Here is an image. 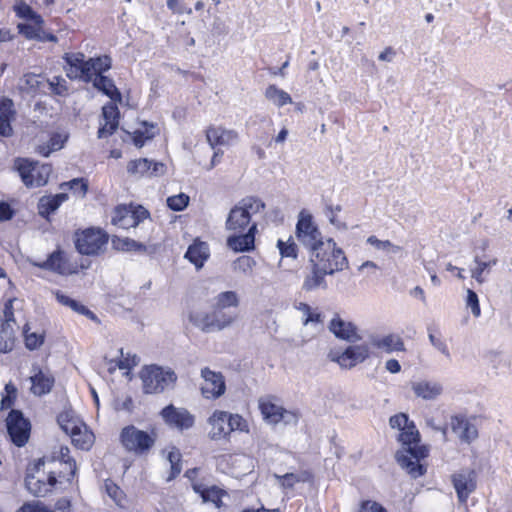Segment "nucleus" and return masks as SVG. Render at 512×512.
I'll return each instance as SVG.
<instances>
[{
	"mask_svg": "<svg viewBox=\"0 0 512 512\" xmlns=\"http://www.w3.org/2000/svg\"><path fill=\"white\" fill-rule=\"evenodd\" d=\"M398 440L405 447V453L398 451L395 455L397 463L407 471L414 479L423 476L426 473V467L420 463V460L428 456V450L425 446L419 445L420 433L414 423L400 432Z\"/></svg>",
	"mask_w": 512,
	"mask_h": 512,
	"instance_id": "1",
	"label": "nucleus"
},
{
	"mask_svg": "<svg viewBox=\"0 0 512 512\" xmlns=\"http://www.w3.org/2000/svg\"><path fill=\"white\" fill-rule=\"evenodd\" d=\"M310 266H319L324 272L333 275L348 267V260L341 248L336 246V242L329 238L325 241L323 248H317L310 252Z\"/></svg>",
	"mask_w": 512,
	"mask_h": 512,
	"instance_id": "2",
	"label": "nucleus"
},
{
	"mask_svg": "<svg viewBox=\"0 0 512 512\" xmlns=\"http://www.w3.org/2000/svg\"><path fill=\"white\" fill-rule=\"evenodd\" d=\"M265 209V203L258 197L247 196L241 199L229 212L226 219V229L243 232L253 223L252 216Z\"/></svg>",
	"mask_w": 512,
	"mask_h": 512,
	"instance_id": "3",
	"label": "nucleus"
},
{
	"mask_svg": "<svg viewBox=\"0 0 512 512\" xmlns=\"http://www.w3.org/2000/svg\"><path fill=\"white\" fill-rule=\"evenodd\" d=\"M143 392L159 394L170 386H174L178 377L171 368L164 369L156 364L144 366L140 371Z\"/></svg>",
	"mask_w": 512,
	"mask_h": 512,
	"instance_id": "4",
	"label": "nucleus"
},
{
	"mask_svg": "<svg viewBox=\"0 0 512 512\" xmlns=\"http://www.w3.org/2000/svg\"><path fill=\"white\" fill-rule=\"evenodd\" d=\"M14 168L27 188L41 187L48 183L52 166L28 158H16Z\"/></svg>",
	"mask_w": 512,
	"mask_h": 512,
	"instance_id": "5",
	"label": "nucleus"
},
{
	"mask_svg": "<svg viewBox=\"0 0 512 512\" xmlns=\"http://www.w3.org/2000/svg\"><path fill=\"white\" fill-rule=\"evenodd\" d=\"M120 442L126 451L143 455L154 446L156 435L140 430L134 425H128L120 432Z\"/></svg>",
	"mask_w": 512,
	"mask_h": 512,
	"instance_id": "6",
	"label": "nucleus"
},
{
	"mask_svg": "<svg viewBox=\"0 0 512 512\" xmlns=\"http://www.w3.org/2000/svg\"><path fill=\"white\" fill-rule=\"evenodd\" d=\"M295 235L298 242L310 252L323 248L322 234L309 213L301 211L296 223Z\"/></svg>",
	"mask_w": 512,
	"mask_h": 512,
	"instance_id": "7",
	"label": "nucleus"
},
{
	"mask_svg": "<svg viewBox=\"0 0 512 512\" xmlns=\"http://www.w3.org/2000/svg\"><path fill=\"white\" fill-rule=\"evenodd\" d=\"M108 234L100 228L90 227L75 233V248L82 255H98L108 243Z\"/></svg>",
	"mask_w": 512,
	"mask_h": 512,
	"instance_id": "8",
	"label": "nucleus"
},
{
	"mask_svg": "<svg viewBox=\"0 0 512 512\" xmlns=\"http://www.w3.org/2000/svg\"><path fill=\"white\" fill-rule=\"evenodd\" d=\"M11 442L17 447L26 445L30 438L31 422L21 410L11 409L5 420Z\"/></svg>",
	"mask_w": 512,
	"mask_h": 512,
	"instance_id": "9",
	"label": "nucleus"
},
{
	"mask_svg": "<svg viewBox=\"0 0 512 512\" xmlns=\"http://www.w3.org/2000/svg\"><path fill=\"white\" fill-rule=\"evenodd\" d=\"M370 354L366 344L348 346L342 353L330 351L329 357L341 367L352 368L358 363L364 362Z\"/></svg>",
	"mask_w": 512,
	"mask_h": 512,
	"instance_id": "10",
	"label": "nucleus"
},
{
	"mask_svg": "<svg viewBox=\"0 0 512 512\" xmlns=\"http://www.w3.org/2000/svg\"><path fill=\"white\" fill-rule=\"evenodd\" d=\"M163 421L181 431L190 429L195 423V417L185 408H177L173 404L165 406L160 411Z\"/></svg>",
	"mask_w": 512,
	"mask_h": 512,
	"instance_id": "11",
	"label": "nucleus"
},
{
	"mask_svg": "<svg viewBox=\"0 0 512 512\" xmlns=\"http://www.w3.org/2000/svg\"><path fill=\"white\" fill-rule=\"evenodd\" d=\"M453 487L460 503H466L469 496L476 490L477 474L475 470H462L451 477Z\"/></svg>",
	"mask_w": 512,
	"mask_h": 512,
	"instance_id": "12",
	"label": "nucleus"
},
{
	"mask_svg": "<svg viewBox=\"0 0 512 512\" xmlns=\"http://www.w3.org/2000/svg\"><path fill=\"white\" fill-rule=\"evenodd\" d=\"M201 377L204 384L201 387L203 397L207 399H217L226 391V383L221 372H215L205 367L201 370Z\"/></svg>",
	"mask_w": 512,
	"mask_h": 512,
	"instance_id": "13",
	"label": "nucleus"
},
{
	"mask_svg": "<svg viewBox=\"0 0 512 512\" xmlns=\"http://www.w3.org/2000/svg\"><path fill=\"white\" fill-rule=\"evenodd\" d=\"M257 231V223H252L247 232H238L228 236L226 245L229 249L237 253L251 252L255 249V236Z\"/></svg>",
	"mask_w": 512,
	"mask_h": 512,
	"instance_id": "14",
	"label": "nucleus"
},
{
	"mask_svg": "<svg viewBox=\"0 0 512 512\" xmlns=\"http://www.w3.org/2000/svg\"><path fill=\"white\" fill-rule=\"evenodd\" d=\"M329 330L336 338L347 342H357L361 336L357 333V327L352 322H346L336 315L329 323Z\"/></svg>",
	"mask_w": 512,
	"mask_h": 512,
	"instance_id": "15",
	"label": "nucleus"
},
{
	"mask_svg": "<svg viewBox=\"0 0 512 512\" xmlns=\"http://www.w3.org/2000/svg\"><path fill=\"white\" fill-rule=\"evenodd\" d=\"M206 139L210 148L215 150L218 146H230L234 144L238 139V134L234 130L209 126L206 129Z\"/></svg>",
	"mask_w": 512,
	"mask_h": 512,
	"instance_id": "16",
	"label": "nucleus"
},
{
	"mask_svg": "<svg viewBox=\"0 0 512 512\" xmlns=\"http://www.w3.org/2000/svg\"><path fill=\"white\" fill-rule=\"evenodd\" d=\"M105 124L98 129V138H106L116 132L119 125L120 111L115 103H107L102 107Z\"/></svg>",
	"mask_w": 512,
	"mask_h": 512,
	"instance_id": "17",
	"label": "nucleus"
},
{
	"mask_svg": "<svg viewBox=\"0 0 512 512\" xmlns=\"http://www.w3.org/2000/svg\"><path fill=\"white\" fill-rule=\"evenodd\" d=\"M37 266L41 269L52 271L60 275L75 273V271H71L68 268V260L65 257L64 251L60 248L50 253L47 259Z\"/></svg>",
	"mask_w": 512,
	"mask_h": 512,
	"instance_id": "18",
	"label": "nucleus"
},
{
	"mask_svg": "<svg viewBox=\"0 0 512 512\" xmlns=\"http://www.w3.org/2000/svg\"><path fill=\"white\" fill-rule=\"evenodd\" d=\"M67 199L68 194L66 193L42 196L37 204L39 216L47 221H50V216L54 214L59 209L61 204Z\"/></svg>",
	"mask_w": 512,
	"mask_h": 512,
	"instance_id": "19",
	"label": "nucleus"
},
{
	"mask_svg": "<svg viewBox=\"0 0 512 512\" xmlns=\"http://www.w3.org/2000/svg\"><path fill=\"white\" fill-rule=\"evenodd\" d=\"M371 344L385 353L403 352L405 351V344L403 339L397 334H388L383 337L371 336Z\"/></svg>",
	"mask_w": 512,
	"mask_h": 512,
	"instance_id": "20",
	"label": "nucleus"
},
{
	"mask_svg": "<svg viewBox=\"0 0 512 512\" xmlns=\"http://www.w3.org/2000/svg\"><path fill=\"white\" fill-rule=\"evenodd\" d=\"M34 374L30 377L34 395L42 396L48 394L53 386L55 379L50 373L43 372L39 367H33Z\"/></svg>",
	"mask_w": 512,
	"mask_h": 512,
	"instance_id": "21",
	"label": "nucleus"
},
{
	"mask_svg": "<svg viewBox=\"0 0 512 512\" xmlns=\"http://www.w3.org/2000/svg\"><path fill=\"white\" fill-rule=\"evenodd\" d=\"M163 168V164L153 162L147 158L131 160L127 165V172L131 175L142 177L144 175H157L159 170Z\"/></svg>",
	"mask_w": 512,
	"mask_h": 512,
	"instance_id": "22",
	"label": "nucleus"
},
{
	"mask_svg": "<svg viewBox=\"0 0 512 512\" xmlns=\"http://www.w3.org/2000/svg\"><path fill=\"white\" fill-rule=\"evenodd\" d=\"M93 87L103 95L109 97L113 102H121L122 94L116 87L114 81L105 75H96L92 81Z\"/></svg>",
	"mask_w": 512,
	"mask_h": 512,
	"instance_id": "23",
	"label": "nucleus"
},
{
	"mask_svg": "<svg viewBox=\"0 0 512 512\" xmlns=\"http://www.w3.org/2000/svg\"><path fill=\"white\" fill-rule=\"evenodd\" d=\"M209 424L211 425V430L209 432V437L212 440H219L221 438H225L230 434L229 429H227V422H229L227 418V412L225 411H215L209 417Z\"/></svg>",
	"mask_w": 512,
	"mask_h": 512,
	"instance_id": "24",
	"label": "nucleus"
},
{
	"mask_svg": "<svg viewBox=\"0 0 512 512\" xmlns=\"http://www.w3.org/2000/svg\"><path fill=\"white\" fill-rule=\"evenodd\" d=\"M192 488L201 497L203 503H213L217 508L221 507L225 493L222 489L215 485L207 487L201 483H193Z\"/></svg>",
	"mask_w": 512,
	"mask_h": 512,
	"instance_id": "25",
	"label": "nucleus"
},
{
	"mask_svg": "<svg viewBox=\"0 0 512 512\" xmlns=\"http://www.w3.org/2000/svg\"><path fill=\"white\" fill-rule=\"evenodd\" d=\"M326 275H329V273L322 271L319 266H311L310 273H308L304 278L302 289L307 292L314 291L319 288L324 290L327 289L328 285L325 279Z\"/></svg>",
	"mask_w": 512,
	"mask_h": 512,
	"instance_id": "26",
	"label": "nucleus"
},
{
	"mask_svg": "<svg viewBox=\"0 0 512 512\" xmlns=\"http://www.w3.org/2000/svg\"><path fill=\"white\" fill-rule=\"evenodd\" d=\"M209 256V246L205 242H194L185 253V258L194 264L197 269L203 267Z\"/></svg>",
	"mask_w": 512,
	"mask_h": 512,
	"instance_id": "27",
	"label": "nucleus"
},
{
	"mask_svg": "<svg viewBox=\"0 0 512 512\" xmlns=\"http://www.w3.org/2000/svg\"><path fill=\"white\" fill-rule=\"evenodd\" d=\"M129 207H133V204L118 205L114 208L111 219L113 225L122 229L137 226V221L133 219V214H131V208Z\"/></svg>",
	"mask_w": 512,
	"mask_h": 512,
	"instance_id": "28",
	"label": "nucleus"
},
{
	"mask_svg": "<svg viewBox=\"0 0 512 512\" xmlns=\"http://www.w3.org/2000/svg\"><path fill=\"white\" fill-rule=\"evenodd\" d=\"M412 390L417 397L424 400H434L442 393L443 388L437 382L420 381L412 384Z\"/></svg>",
	"mask_w": 512,
	"mask_h": 512,
	"instance_id": "29",
	"label": "nucleus"
},
{
	"mask_svg": "<svg viewBox=\"0 0 512 512\" xmlns=\"http://www.w3.org/2000/svg\"><path fill=\"white\" fill-rule=\"evenodd\" d=\"M55 295H56L57 301L59 303H61L62 305L70 307L73 311L86 316L93 322L100 323L98 316L93 311H91L89 308H87L85 305L78 302L77 300L63 294L60 291H57Z\"/></svg>",
	"mask_w": 512,
	"mask_h": 512,
	"instance_id": "30",
	"label": "nucleus"
},
{
	"mask_svg": "<svg viewBox=\"0 0 512 512\" xmlns=\"http://www.w3.org/2000/svg\"><path fill=\"white\" fill-rule=\"evenodd\" d=\"M189 321L193 326L198 328L204 333H212L215 332L214 329V318L212 312H203V311H192L188 315Z\"/></svg>",
	"mask_w": 512,
	"mask_h": 512,
	"instance_id": "31",
	"label": "nucleus"
},
{
	"mask_svg": "<svg viewBox=\"0 0 512 512\" xmlns=\"http://www.w3.org/2000/svg\"><path fill=\"white\" fill-rule=\"evenodd\" d=\"M212 314L214 318V329L215 332L222 331L227 327H230L237 319V313L231 310H223L212 305Z\"/></svg>",
	"mask_w": 512,
	"mask_h": 512,
	"instance_id": "32",
	"label": "nucleus"
},
{
	"mask_svg": "<svg viewBox=\"0 0 512 512\" xmlns=\"http://www.w3.org/2000/svg\"><path fill=\"white\" fill-rule=\"evenodd\" d=\"M111 244L113 249L117 251L136 252L140 254L146 253L147 251L146 245L128 237L121 238L118 236H113L111 239Z\"/></svg>",
	"mask_w": 512,
	"mask_h": 512,
	"instance_id": "33",
	"label": "nucleus"
},
{
	"mask_svg": "<svg viewBox=\"0 0 512 512\" xmlns=\"http://www.w3.org/2000/svg\"><path fill=\"white\" fill-rule=\"evenodd\" d=\"M13 10L18 18L29 21L36 26H42L44 23L42 16L23 0L16 2Z\"/></svg>",
	"mask_w": 512,
	"mask_h": 512,
	"instance_id": "34",
	"label": "nucleus"
},
{
	"mask_svg": "<svg viewBox=\"0 0 512 512\" xmlns=\"http://www.w3.org/2000/svg\"><path fill=\"white\" fill-rule=\"evenodd\" d=\"M57 423L59 424L60 428L69 436L76 430L78 431L80 426L84 425V423L80 422L79 419L74 416V413L71 410L61 412L57 416Z\"/></svg>",
	"mask_w": 512,
	"mask_h": 512,
	"instance_id": "35",
	"label": "nucleus"
},
{
	"mask_svg": "<svg viewBox=\"0 0 512 512\" xmlns=\"http://www.w3.org/2000/svg\"><path fill=\"white\" fill-rule=\"evenodd\" d=\"M25 487L26 489L36 497L45 496L50 489L47 487L45 481L37 479L33 473H30V469H27L25 476Z\"/></svg>",
	"mask_w": 512,
	"mask_h": 512,
	"instance_id": "36",
	"label": "nucleus"
},
{
	"mask_svg": "<svg viewBox=\"0 0 512 512\" xmlns=\"http://www.w3.org/2000/svg\"><path fill=\"white\" fill-rule=\"evenodd\" d=\"M265 97L275 104L277 107H283L287 104L292 103L291 96L282 89H279L276 85L271 84L265 90Z\"/></svg>",
	"mask_w": 512,
	"mask_h": 512,
	"instance_id": "37",
	"label": "nucleus"
},
{
	"mask_svg": "<svg viewBox=\"0 0 512 512\" xmlns=\"http://www.w3.org/2000/svg\"><path fill=\"white\" fill-rule=\"evenodd\" d=\"M257 265L256 260L248 255H242L236 258L232 262V270L235 273L242 274L244 276L251 277L253 275V269Z\"/></svg>",
	"mask_w": 512,
	"mask_h": 512,
	"instance_id": "38",
	"label": "nucleus"
},
{
	"mask_svg": "<svg viewBox=\"0 0 512 512\" xmlns=\"http://www.w3.org/2000/svg\"><path fill=\"white\" fill-rule=\"evenodd\" d=\"M70 437L73 444L82 450H89L94 439V435L87 431V426L85 424L80 426L78 431L76 430L73 432Z\"/></svg>",
	"mask_w": 512,
	"mask_h": 512,
	"instance_id": "39",
	"label": "nucleus"
},
{
	"mask_svg": "<svg viewBox=\"0 0 512 512\" xmlns=\"http://www.w3.org/2000/svg\"><path fill=\"white\" fill-rule=\"evenodd\" d=\"M47 84L40 75L28 73L21 79V89L29 94H35Z\"/></svg>",
	"mask_w": 512,
	"mask_h": 512,
	"instance_id": "40",
	"label": "nucleus"
},
{
	"mask_svg": "<svg viewBox=\"0 0 512 512\" xmlns=\"http://www.w3.org/2000/svg\"><path fill=\"white\" fill-rule=\"evenodd\" d=\"M15 343V333L12 324H0V353L12 351Z\"/></svg>",
	"mask_w": 512,
	"mask_h": 512,
	"instance_id": "41",
	"label": "nucleus"
},
{
	"mask_svg": "<svg viewBox=\"0 0 512 512\" xmlns=\"http://www.w3.org/2000/svg\"><path fill=\"white\" fill-rule=\"evenodd\" d=\"M213 305L223 310L237 308L239 306V297L235 291H224L214 298Z\"/></svg>",
	"mask_w": 512,
	"mask_h": 512,
	"instance_id": "42",
	"label": "nucleus"
},
{
	"mask_svg": "<svg viewBox=\"0 0 512 512\" xmlns=\"http://www.w3.org/2000/svg\"><path fill=\"white\" fill-rule=\"evenodd\" d=\"M259 409L265 420L274 424L279 423L278 418L282 410L281 406H278L272 403L271 401H267L261 398L259 400Z\"/></svg>",
	"mask_w": 512,
	"mask_h": 512,
	"instance_id": "43",
	"label": "nucleus"
},
{
	"mask_svg": "<svg viewBox=\"0 0 512 512\" xmlns=\"http://www.w3.org/2000/svg\"><path fill=\"white\" fill-rule=\"evenodd\" d=\"M63 59L67 64L66 75L69 79L73 77V74L79 70L81 65L86 60L83 53H66Z\"/></svg>",
	"mask_w": 512,
	"mask_h": 512,
	"instance_id": "44",
	"label": "nucleus"
},
{
	"mask_svg": "<svg viewBox=\"0 0 512 512\" xmlns=\"http://www.w3.org/2000/svg\"><path fill=\"white\" fill-rule=\"evenodd\" d=\"M277 248L282 258L297 259L298 257V246L290 237L287 241L279 239L277 241Z\"/></svg>",
	"mask_w": 512,
	"mask_h": 512,
	"instance_id": "45",
	"label": "nucleus"
},
{
	"mask_svg": "<svg viewBox=\"0 0 512 512\" xmlns=\"http://www.w3.org/2000/svg\"><path fill=\"white\" fill-rule=\"evenodd\" d=\"M93 69H95V67L93 66L91 58H88L84 61L79 70H77V72L73 74L71 80L79 79L85 83H90L93 81L95 77Z\"/></svg>",
	"mask_w": 512,
	"mask_h": 512,
	"instance_id": "46",
	"label": "nucleus"
},
{
	"mask_svg": "<svg viewBox=\"0 0 512 512\" xmlns=\"http://www.w3.org/2000/svg\"><path fill=\"white\" fill-rule=\"evenodd\" d=\"M474 262L477 264V267L471 270V276L478 283H483L484 278L482 277V275H483L484 271L495 266L497 264V259L494 258L490 261H482V260H480L479 256L476 255L474 257Z\"/></svg>",
	"mask_w": 512,
	"mask_h": 512,
	"instance_id": "47",
	"label": "nucleus"
},
{
	"mask_svg": "<svg viewBox=\"0 0 512 512\" xmlns=\"http://www.w3.org/2000/svg\"><path fill=\"white\" fill-rule=\"evenodd\" d=\"M41 27L36 26L35 24L29 23H18L17 29L20 34H22L28 40H43L44 38L41 36Z\"/></svg>",
	"mask_w": 512,
	"mask_h": 512,
	"instance_id": "48",
	"label": "nucleus"
},
{
	"mask_svg": "<svg viewBox=\"0 0 512 512\" xmlns=\"http://www.w3.org/2000/svg\"><path fill=\"white\" fill-rule=\"evenodd\" d=\"M68 187L73 191L74 194H78L81 197H84L88 191V181L85 178H74L68 182H64L60 185V188L63 189Z\"/></svg>",
	"mask_w": 512,
	"mask_h": 512,
	"instance_id": "49",
	"label": "nucleus"
},
{
	"mask_svg": "<svg viewBox=\"0 0 512 512\" xmlns=\"http://www.w3.org/2000/svg\"><path fill=\"white\" fill-rule=\"evenodd\" d=\"M190 198L184 193L170 196L167 198V206L169 209L175 212L183 211L189 204Z\"/></svg>",
	"mask_w": 512,
	"mask_h": 512,
	"instance_id": "50",
	"label": "nucleus"
},
{
	"mask_svg": "<svg viewBox=\"0 0 512 512\" xmlns=\"http://www.w3.org/2000/svg\"><path fill=\"white\" fill-rule=\"evenodd\" d=\"M95 67L94 74L96 75H104L105 72L111 69L112 67V59L108 55H102L97 57H90Z\"/></svg>",
	"mask_w": 512,
	"mask_h": 512,
	"instance_id": "51",
	"label": "nucleus"
},
{
	"mask_svg": "<svg viewBox=\"0 0 512 512\" xmlns=\"http://www.w3.org/2000/svg\"><path fill=\"white\" fill-rule=\"evenodd\" d=\"M24 338H25V346L28 350H35L39 348L44 343V335L37 334L35 332L28 333V324L24 326Z\"/></svg>",
	"mask_w": 512,
	"mask_h": 512,
	"instance_id": "52",
	"label": "nucleus"
},
{
	"mask_svg": "<svg viewBox=\"0 0 512 512\" xmlns=\"http://www.w3.org/2000/svg\"><path fill=\"white\" fill-rule=\"evenodd\" d=\"M311 477V474L308 472L302 473L300 475L294 473H286L281 477V484L285 488H292L295 483L309 481Z\"/></svg>",
	"mask_w": 512,
	"mask_h": 512,
	"instance_id": "53",
	"label": "nucleus"
},
{
	"mask_svg": "<svg viewBox=\"0 0 512 512\" xmlns=\"http://www.w3.org/2000/svg\"><path fill=\"white\" fill-rule=\"evenodd\" d=\"M119 353L121 355V358L116 362V365L118 366L119 369L130 370L139 364L140 358L136 354L128 353L127 356H124L122 348L119 350Z\"/></svg>",
	"mask_w": 512,
	"mask_h": 512,
	"instance_id": "54",
	"label": "nucleus"
},
{
	"mask_svg": "<svg viewBox=\"0 0 512 512\" xmlns=\"http://www.w3.org/2000/svg\"><path fill=\"white\" fill-rule=\"evenodd\" d=\"M389 423L392 428L398 429L402 432L414 422L409 419L407 414L399 413L390 417Z\"/></svg>",
	"mask_w": 512,
	"mask_h": 512,
	"instance_id": "55",
	"label": "nucleus"
},
{
	"mask_svg": "<svg viewBox=\"0 0 512 512\" xmlns=\"http://www.w3.org/2000/svg\"><path fill=\"white\" fill-rule=\"evenodd\" d=\"M6 395L2 396L1 403H0V409L6 410L11 408V406L14 404L15 398H16V388L12 384H7L5 386Z\"/></svg>",
	"mask_w": 512,
	"mask_h": 512,
	"instance_id": "56",
	"label": "nucleus"
},
{
	"mask_svg": "<svg viewBox=\"0 0 512 512\" xmlns=\"http://www.w3.org/2000/svg\"><path fill=\"white\" fill-rule=\"evenodd\" d=\"M13 106L14 103L10 98L0 97V117L13 120L15 115Z\"/></svg>",
	"mask_w": 512,
	"mask_h": 512,
	"instance_id": "57",
	"label": "nucleus"
},
{
	"mask_svg": "<svg viewBox=\"0 0 512 512\" xmlns=\"http://www.w3.org/2000/svg\"><path fill=\"white\" fill-rule=\"evenodd\" d=\"M227 418L229 420V422H227V429H229L230 433L236 430L243 431L247 426L246 421L238 414H230L227 412Z\"/></svg>",
	"mask_w": 512,
	"mask_h": 512,
	"instance_id": "58",
	"label": "nucleus"
},
{
	"mask_svg": "<svg viewBox=\"0 0 512 512\" xmlns=\"http://www.w3.org/2000/svg\"><path fill=\"white\" fill-rule=\"evenodd\" d=\"M466 305L471 308V312L475 317L480 316L481 309L479 305L478 295L475 291L471 289L467 290Z\"/></svg>",
	"mask_w": 512,
	"mask_h": 512,
	"instance_id": "59",
	"label": "nucleus"
},
{
	"mask_svg": "<svg viewBox=\"0 0 512 512\" xmlns=\"http://www.w3.org/2000/svg\"><path fill=\"white\" fill-rule=\"evenodd\" d=\"M477 437L478 431L476 426L467 420L464 430L459 434V438L465 443H471Z\"/></svg>",
	"mask_w": 512,
	"mask_h": 512,
	"instance_id": "60",
	"label": "nucleus"
},
{
	"mask_svg": "<svg viewBox=\"0 0 512 512\" xmlns=\"http://www.w3.org/2000/svg\"><path fill=\"white\" fill-rule=\"evenodd\" d=\"M17 512H54L42 502H26L24 503Z\"/></svg>",
	"mask_w": 512,
	"mask_h": 512,
	"instance_id": "61",
	"label": "nucleus"
},
{
	"mask_svg": "<svg viewBox=\"0 0 512 512\" xmlns=\"http://www.w3.org/2000/svg\"><path fill=\"white\" fill-rule=\"evenodd\" d=\"M13 301L14 299H8L4 304V318L0 317V324H16V320L14 317V309H13Z\"/></svg>",
	"mask_w": 512,
	"mask_h": 512,
	"instance_id": "62",
	"label": "nucleus"
},
{
	"mask_svg": "<svg viewBox=\"0 0 512 512\" xmlns=\"http://www.w3.org/2000/svg\"><path fill=\"white\" fill-rule=\"evenodd\" d=\"M68 137L66 135H62L60 133H54L51 135L48 145L50 149L53 151H58L64 147L65 142L67 141Z\"/></svg>",
	"mask_w": 512,
	"mask_h": 512,
	"instance_id": "63",
	"label": "nucleus"
},
{
	"mask_svg": "<svg viewBox=\"0 0 512 512\" xmlns=\"http://www.w3.org/2000/svg\"><path fill=\"white\" fill-rule=\"evenodd\" d=\"M358 512H386V509L375 501H363Z\"/></svg>",
	"mask_w": 512,
	"mask_h": 512,
	"instance_id": "64",
	"label": "nucleus"
}]
</instances>
